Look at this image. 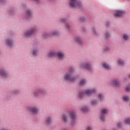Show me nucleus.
<instances>
[{
	"label": "nucleus",
	"instance_id": "f8f14e48",
	"mask_svg": "<svg viewBox=\"0 0 130 130\" xmlns=\"http://www.w3.org/2000/svg\"><path fill=\"white\" fill-rule=\"evenodd\" d=\"M0 76L3 77V78H7L8 77V71L5 67H2L0 68Z\"/></svg>",
	"mask_w": 130,
	"mask_h": 130
},
{
	"label": "nucleus",
	"instance_id": "c85d7f7f",
	"mask_svg": "<svg viewBox=\"0 0 130 130\" xmlns=\"http://www.w3.org/2000/svg\"><path fill=\"white\" fill-rule=\"evenodd\" d=\"M31 53L32 55H34V56H36L37 55V54L38 53V49H33V50L31 51Z\"/></svg>",
	"mask_w": 130,
	"mask_h": 130
},
{
	"label": "nucleus",
	"instance_id": "423d86ee",
	"mask_svg": "<svg viewBox=\"0 0 130 130\" xmlns=\"http://www.w3.org/2000/svg\"><path fill=\"white\" fill-rule=\"evenodd\" d=\"M26 109L27 111L31 112L34 115H37L38 114H39V113L40 112L39 109L37 107L27 106L26 107Z\"/></svg>",
	"mask_w": 130,
	"mask_h": 130
},
{
	"label": "nucleus",
	"instance_id": "4468645a",
	"mask_svg": "<svg viewBox=\"0 0 130 130\" xmlns=\"http://www.w3.org/2000/svg\"><path fill=\"white\" fill-rule=\"evenodd\" d=\"M112 85H113L114 87H120V82L119 80L117 79H113L111 81Z\"/></svg>",
	"mask_w": 130,
	"mask_h": 130
},
{
	"label": "nucleus",
	"instance_id": "e433bc0d",
	"mask_svg": "<svg viewBox=\"0 0 130 130\" xmlns=\"http://www.w3.org/2000/svg\"><path fill=\"white\" fill-rule=\"evenodd\" d=\"M123 39L124 40H128L129 39V36L126 34H124L123 35Z\"/></svg>",
	"mask_w": 130,
	"mask_h": 130
},
{
	"label": "nucleus",
	"instance_id": "dca6fc26",
	"mask_svg": "<svg viewBox=\"0 0 130 130\" xmlns=\"http://www.w3.org/2000/svg\"><path fill=\"white\" fill-rule=\"evenodd\" d=\"M51 122H52V117L48 116L45 118V123L47 124V125H49V124H51Z\"/></svg>",
	"mask_w": 130,
	"mask_h": 130
},
{
	"label": "nucleus",
	"instance_id": "79ce46f5",
	"mask_svg": "<svg viewBox=\"0 0 130 130\" xmlns=\"http://www.w3.org/2000/svg\"><path fill=\"white\" fill-rule=\"evenodd\" d=\"M85 129L86 130H93V128L92 127H91L90 126H88L85 128Z\"/></svg>",
	"mask_w": 130,
	"mask_h": 130
},
{
	"label": "nucleus",
	"instance_id": "9b49d317",
	"mask_svg": "<svg viewBox=\"0 0 130 130\" xmlns=\"http://www.w3.org/2000/svg\"><path fill=\"white\" fill-rule=\"evenodd\" d=\"M84 93H85L87 96H92L93 94H95L97 92L96 88H91L89 89H86L84 90Z\"/></svg>",
	"mask_w": 130,
	"mask_h": 130
},
{
	"label": "nucleus",
	"instance_id": "37998d69",
	"mask_svg": "<svg viewBox=\"0 0 130 130\" xmlns=\"http://www.w3.org/2000/svg\"><path fill=\"white\" fill-rule=\"evenodd\" d=\"M105 25V26H106V27H109V26H110V22L108 21V22H106Z\"/></svg>",
	"mask_w": 130,
	"mask_h": 130
},
{
	"label": "nucleus",
	"instance_id": "20e7f679",
	"mask_svg": "<svg viewBox=\"0 0 130 130\" xmlns=\"http://www.w3.org/2000/svg\"><path fill=\"white\" fill-rule=\"evenodd\" d=\"M69 6L71 8H81L82 7V2L79 0H70Z\"/></svg>",
	"mask_w": 130,
	"mask_h": 130
},
{
	"label": "nucleus",
	"instance_id": "2f4dec72",
	"mask_svg": "<svg viewBox=\"0 0 130 130\" xmlns=\"http://www.w3.org/2000/svg\"><path fill=\"white\" fill-rule=\"evenodd\" d=\"M64 29L67 31H70L71 30V25L69 23H66L64 24Z\"/></svg>",
	"mask_w": 130,
	"mask_h": 130
},
{
	"label": "nucleus",
	"instance_id": "c03bdc74",
	"mask_svg": "<svg viewBox=\"0 0 130 130\" xmlns=\"http://www.w3.org/2000/svg\"><path fill=\"white\" fill-rule=\"evenodd\" d=\"M87 30V28H86V27H83L82 28H81V31L82 32H85V31H86Z\"/></svg>",
	"mask_w": 130,
	"mask_h": 130
},
{
	"label": "nucleus",
	"instance_id": "c9c22d12",
	"mask_svg": "<svg viewBox=\"0 0 130 130\" xmlns=\"http://www.w3.org/2000/svg\"><path fill=\"white\" fill-rule=\"evenodd\" d=\"M59 22H60V23H61V24H63V23H66V22H67V18H61L59 20Z\"/></svg>",
	"mask_w": 130,
	"mask_h": 130
},
{
	"label": "nucleus",
	"instance_id": "5701e85b",
	"mask_svg": "<svg viewBox=\"0 0 130 130\" xmlns=\"http://www.w3.org/2000/svg\"><path fill=\"white\" fill-rule=\"evenodd\" d=\"M11 95H18L20 94V90L18 89H14L11 91Z\"/></svg>",
	"mask_w": 130,
	"mask_h": 130
},
{
	"label": "nucleus",
	"instance_id": "f03ea898",
	"mask_svg": "<svg viewBox=\"0 0 130 130\" xmlns=\"http://www.w3.org/2000/svg\"><path fill=\"white\" fill-rule=\"evenodd\" d=\"M42 95V96H46L47 95V90L44 88H40L32 92V96L35 98L39 97V95Z\"/></svg>",
	"mask_w": 130,
	"mask_h": 130
},
{
	"label": "nucleus",
	"instance_id": "b1692460",
	"mask_svg": "<svg viewBox=\"0 0 130 130\" xmlns=\"http://www.w3.org/2000/svg\"><path fill=\"white\" fill-rule=\"evenodd\" d=\"M56 51H51L48 53V55L50 57H54V56H56Z\"/></svg>",
	"mask_w": 130,
	"mask_h": 130
},
{
	"label": "nucleus",
	"instance_id": "473e14b6",
	"mask_svg": "<svg viewBox=\"0 0 130 130\" xmlns=\"http://www.w3.org/2000/svg\"><path fill=\"white\" fill-rule=\"evenodd\" d=\"M86 84H87V80L85 79L81 80L80 82V84L81 86H84V85H86Z\"/></svg>",
	"mask_w": 130,
	"mask_h": 130
},
{
	"label": "nucleus",
	"instance_id": "de8ad7c7",
	"mask_svg": "<svg viewBox=\"0 0 130 130\" xmlns=\"http://www.w3.org/2000/svg\"><path fill=\"white\" fill-rule=\"evenodd\" d=\"M112 130H118L117 128H113Z\"/></svg>",
	"mask_w": 130,
	"mask_h": 130
},
{
	"label": "nucleus",
	"instance_id": "cd10ccee",
	"mask_svg": "<svg viewBox=\"0 0 130 130\" xmlns=\"http://www.w3.org/2000/svg\"><path fill=\"white\" fill-rule=\"evenodd\" d=\"M86 94L85 93V90H83V91H81L79 93V98L82 99V98H84V97H85L86 96Z\"/></svg>",
	"mask_w": 130,
	"mask_h": 130
},
{
	"label": "nucleus",
	"instance_id": "09e8293b",
	"mask_svg": "<svg viewBox=\"0 0 130 130\" xmlns=\"http://www.w3.org/2000/svg\"><path fill=\"white\" fill-rule=\"evenodd\" d=\"M4 1H5V0H0V2H1L2 3H3Z\"/></svg>",
	"mask_w": 130,
	"mask_h": 130
},
{
	"label": "nucleus",
	"instance_id": "72a5a7b5",
	"mask_svg": "<svg viewBox=\"0 0 130 130\" xmlns=\"http://www.w3.org/2000/svg\"><path fill=\"white\" fill-rule=\"evenodd\" d=\"M105 37L106 39H108V38L110 37V32L108 31H106L105 33Z\"/></svg>",
	"mask_w": 130,
	"mask_h": 130
},
{
	"label": "nucleus",
	"instance_id": "7ed1b4c3",
	"mask_svg": "<svg viewBox=\"0 0 130 130\" xmlns=\"http://www.w3.org/2000/svg\"><path fill=\"white\" fill-rule=\"evenodd\" d=\"M38 28L37 27V26L34 25L30 27L29 29L26 30L25 32L23 34V36L25 38H27L29 37H31L33 34L35 33H36L37 31Z\"/></svg>",
	"mask_w": 130,
	"mask_h": 130
},
{
	"label": "nucleus",
	"instance_id": "4be33fe9",
	"mask_svg": "<svg viewBox=\"0 0 130 130\" xmlns=\"http://www.w3.org/2000/svg\"><path fill=\"white\" fill-rule=\"evenodd\" d=\"M130 98L128 95H124L122 97V101L123 102H129Z\"/></svg>",
	"mask_w": 130,
	"mask_h": 130
},
{
	"label": "nucleus",
	"instance_id": "ea45409f",
	"mask_svg": "<svg viewBox=\"0 0 130 130\" xmlns=\"http://www.w3.org/2000/svg\"><path fill=\"white\" fill-rule=\"evenodd\" d=\"M79 20L80 21H81V22H86V18L85 17V16H81L79 18Z\"/></svg>",
	"mask_w": 130,
	"mask_h": 130
},
{
	"label": "nucleus",
	"instance_id": "0eeeda50",
	"mask_svg": "<svg viewBox=\"0 0 130 130\" xmlns=\"http://www.w3.org/2000/svg\"><path fill=\"white\" fill-rule=\"evenodd\" d=\"M81 69H85L87 71H91V62H84L80 63Z\"/></svg>",
	"mask_w": 130,
	"mask_h": 130
},
{
	"label": "nucleus",
	"instance_id": "58836bf2",
	"mask_svg": "<svg viewBox=\"0 0 130 130\" xmlns=\"http://www.w3.org/2000/svg\"><path fill=\"white\" fill-rule=\"evenodd\" d=\"M125 91L126 92H127V93H129L130 92V85H126L124 89Z\"/></svg>",
	"mask_w": 130,
	"mask_h": 130
},
{
	"label": "nucleus",
	"instance_id": "f3484780",
	"mask_svg": "<svg viewBox=\"0 0 130 130\" xmlns=\"http://www.w3.org/2000/svg\"><path fill=\"white\" fill-rule=\"evenodd\" d=\"M102 68L107 71H111V70H112L110 65L106 62H104L102 63Z\"/></svg>",
	"mask_w": 130,
	"mask_h": 130
},
{
	"label": "nucleus",
	"instance_id": "8fccbe9b",
	"mask_svg": "<svg viewBox=\"0 0 130 130\" xmlns=\"http://www.w3.org/2000/svg\"><path fill=\"white\" fill-rule=\"evenodd\" d=\"M1 123H2V121L0 120V124H1Z\"/></svg>",
	"mask_w": 130,
	"mask_h": 130
},
{
	"label": "nucleus",
	"instance_id": "39448f33",
	"mask_svg": "<svg viewBox=\"0 0 130 130\" xmlns=\"http://www.w3.org/2000/svg\"><path fill=\"white\" fill-rule=\"evenodd\" d=\"M70 118L71 119V125H74L76 124L77 122V113L75 111H72L70 112Z\"/></svg>",
	"mask_w": 130,
	"mask_h": 130
},
{
	"label": "nucleus",
	"instance_id": "a19ab883",
	"mask_svg": "<svg viewBox=\"0 0 130 130\" xmlns=\"http://www.w3.org/2000/svg\"><path fill=\"white\" fill-rule=\"evenodd\" d=\"M123 124V123H122V122H119L117 123V127H118V128H121V127H122Z\"/></svg>",
	"mask_w": 130,
	"mask_h": 130
},
{
	"label": "nucleus",
	"instance_id": "2eb2a0df",
	"mask_svg": "<svg viewBox=\"0 0 130 130\" xmlns=\"http://www.w3.org/2000/svg\"><path fill=\"white\" fill-rule=\"evenodd\" d=\"M56 56H57L59 59H63V58H64V53L61 51H58L56 52Z\"/></svg>",
	"mask_w": 130,
	"mask_h": 130
},
{
	"label": "nucleus",
	"instance_id": "c756f323",
	"mask_svg": "<svg viewBox=\"0 0 130 130\" xmlns=\"http://www.w3.org/2000/svg\"><path fill=\"white\" fill-rule=\"evenodd\" d=\"M124 122L126 125H130V117L126 118Z\"/></svg>",
	"mask_w": 130,
	"mask_h": 130
},
{
	"label": "nucleus",
	"instance_id": "ddd939ff",
	"mask_svg": "<svg viewBox=\"0 0 130 130\" xmlns=\"http://www.w3.org/2000/svg\"><path fill=\"white\" fill-rule=\"evenodd\" d=\"M33 15V11L30 9H26L24 13V18L25 19H30Z\"/></svg>",
	"mask_w": 130,
	"mask_h": 130
},
{
	"label": "nucleus",
	"instance_id": "4c0bfd02",
	"mask_svg": "<svg viewBox=\"0 0 130 130\" xmlns=\"http://www.w3.org/2000/svg\"><path fill=\"white\" fill-rule=\"evenodd\" d=\"M88 107H83L81 108V110L82 111V112H86V111H88Z\"/></svg>",
	"mask_w": 130,
	"mask_h": 130
},
{
	"label": "nucleus",
	"instance_id": "6ab92c4d",
	"mask_svg": "<svg viewBox=\"0 0 130 130\" xmlns=\"http://www.w3.org/2000/svg\"><path fill=\"white\" fill-rule=\"evenodd\" d=\"M98 104H99V101L98 99H93L90 101V105H91V106H93V107H95V106H97Z\"/></svg>",
	"mask_w": 130,
	"mask_h": 130
},
{
	"label": "nucleus",
	"instance_id": "6e6552de",
	"mask_svg": "<svg viewBox=\"0 0 130 130\" xmlns=\"http://www.w3.org/2000/svg\"><path fill=\"white\" fill-rule=\"evenodd\" d=\"M109 112V110L107 108H104L102 110V112L100 115V118L102 121L105 120V117H106V114Z\"/></svg>",
	"mask_w": 130,
	"mask_h": 130
},
{
	"label": "nucleus",
	"instance_id": "49530a36",
	"mask_svg": "<svg viewBox=\"0 0 130 130\" xmlns=\"http://www.w3.org/2000/svg\"><path fill=\"white\" fill-rule=\"evenodd\" d=\"M13 12H14V10H13V9H10L8 11V13L9 14H11V13H13Z\"/></svg>",
	"mask_w": 130,
	"mask_h": 130
},
{
	"label": "nucleus",
	"instance_id": "1a4fd4ad",
	"mask_svg": "<svg viewBox=\"0 0 130 130\" xmlns=\"http://www.w3.org/2000/svg\"><path fill=\"white\" fill-rule=\"evenodd\" d=\"M5 44L9 47H13L14 46V39L12 37H9L5 39Z\"/></svg>",
	"mask_w": 130,
	"mask_h": 130
},
{
	"label": "nucleus",
	"instance_id": "412c9836",
	"mask_svg": "<svg viewBox=\"0 0 130 130\" xmlns=\"http://www.w3.org/2000/svg\"><path fill=\"white\" fill-rule=\"evenodd\" d=\"M59 34V32L57 29H53L50 32V35L51 37H53V36H56Z\"/></svg>",
	"mask_w": 130,
	"mask_h": 130
},
{
	"label": "nucleus",
	"instance_id": "a878e982",
	"mask_svg": "<svg viewBox=\"0 0 130 130\" xmlns=\"http://www.w3.org/2000/svg\"><path fill=\"white\" fill-rule=\"evenodd\" d=\"M98 97L100 101H104V100H105V98H104V94H103V93H99Z\"/></svg>",
	"mask_w": 130,
	"mask_h": 130
},
{
	"label": "nucleus",
	"instance_id": "7c9ffc66",
	"mask_svg": "<svg viewBox=\"0 0 130 130\" xmlns=\"http://www.w3.org/2000/svg\"><path fill=\"white\" fill-rule=\"evenodd\" d=\"M92 34L94 35V36H98L99 35V34L97 32V30H96V27L95 26H93L92 27Z\"/></svg>",
	"mask_w": 130,
	"mask_h": 130
},
{
	"label": "nucleus",
	"instance_id": "a211bd4d",
	"mask_svg": "<svg viewBox=\"0 0 130 130\" xmlns=\"http://www.w3.org/2000/svg\"><path fill=\"white\" fill-rule=\"evenodd\" d=\"M69 114H63L61 116V119L64 122H68L69 121Z\"/></svg>",
	"mask_w": 130,
	"mask_h": 130
},
{
	"label": "nucleus",
	"instance_id": "f704fd0d",
	"mask_svg": "<svg viewBox=\"0 0 130 130\" xmlns=\"http://www.w3.org/2000/svg\"><path fill=\"white\" fill-rule=\"evenodd\" d=\"M109 49H110V48H109V47L106 46L103 48V52H107V51H108Z\"/></svg>",
	"mask_w": 130,
	"mask_h": 130
},
{
	"label": "nucleus",
	"instance_id": "aec40b11",
	"mask_svg": "<svg viewBox=\"0 0 130 130\" xmlns=\"http://www.w3.org/2000/svg\"><path fill=\"white\" fill-rule=\"evenodd\" d=\"M74 40L76 43H78V44H79L80 45H82V44H83V41L80 36L75 37Z\"/></svg>",
	"mask_w": 130,
	"mask_h": 130
},
{
	"label": "nucleus",
	"instance_id": "a18cd8bd",
	"mask_svg": "<svg viewBox=\"0 0 130 130\" xmlns=\"http://www.w3.org/2000/svg\"><path fill=\"white\" fill-rule=\"evenodd\" d=\"M34 2H35V3H36V4H39V3H40V0H33Z\"/></svg>",
	"mask_w": 130,
	"mask_h": 130
},
{
	"label": "nucleus",
	"instance_id": "bb28decb",
	"mask_svg": "<svg viewBox=\"0 0 130 130\" xmlns=\"http://www.w3.org/2000/svg\"><path fill=\"white\" fill-rule=\"evenodd\" d=\"M118 64L119 66H121V67H123L125 64V62L122 59H119L118 60Z\"/></svg>",
	"mask_w": 130,
	"mask_h": 130
},
{
	"label": "nucleus",
	"instance_id": "9d476101",
	"mask_svg": "<svg viewBox=\"0 0 130 130\" xmlns=\"http://www.w3.org/2000/svg\"><path fill=\"white\" fill-rule=\"evenodd\" d=\"M125 14V12L123 10H116L114 14V16L115 18H120L121 17H122L123 15Z\"/></svg>",
	"mask_w": 130,
	"mask_h": 130
},
{
	"label": "nucleus",
	"instance_id": "393cba45",
	"mask_svg": "<svg viewBox=\"0 0 130 130\" xmlns=\"http://www.w3.org/2000/svg\"><path fill=\"white\" fill-rule=\"evenodd\" d=\"M42 36L44 39H46V38H49V37H51L50 36V32H44Z\"/></svg>",
	"mask_w": 130,
	"mask_h": 130
},
{
	"label": "nucleus",
	"instance_id": "f257e3e1",
	"mask_svg": "<svg viewBox=\"0 0 130 130\" xmlns=\"http://www.w3.org/2000/svg\"><path fill=\"white\" fill-rule=\"evenodd\" d=\"M75 75V70L73 68H70L69 72H66L64 74L63 78L66 81H69V82H75L77 78L73 77Z\"/></svg>",
	"mask_w": 130,
	"mask_h": 130
}]
</instances>
